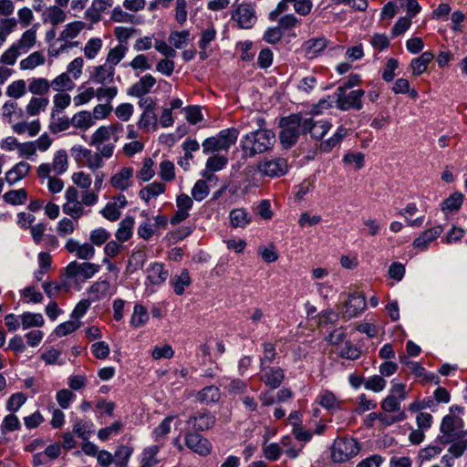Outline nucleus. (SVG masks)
I'll return each mask as SVG.
<instances>
[{
  "instance_id": "nucleus-3",
  "label": "nucleus",
  "mask_w": 467,
  "mask_h": 467,
  "mask_svg": "<svg viewBox=\"0 0 467 467\" xmlns=\"http://www.w3.org/2000/svg\"><path fill=\"white\" fill-rule=\"evenodd\" d=\"M381 412H371V418H378L382 426L388 427L404 420L407 416L401 410V404L393 397L388 395L380 403Z\"/></svg>"
},
{
  "instance_id": "nucleus-50",
  "label": "nucleus",
  "mask_w": 467,
  "mask_h": 467,
  "mask_svg": "<svg viewBox=\"0 0 467 467\" xmlns=\"http://www.w3.org/2000/svg\"><path fill=\"white\" fill-rule=\"evenodd\" d=\"M7 97L13 99H19L26 94V82L24 79H17L11 82L5 89Z\"/></svg>"
},
{
  "instance_id": "nucleus-19",
  "label": "nucleus",
  "mask_w": 467,
  "mask_h": 467,
  "mask_svg": "<svg viewBox=\"0 0 467 467\" xmlns=\"http://www.w3.org/2000/svg\"><path fill=\"white\" fill-rule=\"evenodd\" d=\"M156 83L157 80L151 74H145L129 88L128 94L132 97L142 98L152 90Z\"/></svg>"
},
{
  "instance_id": "nucleus-57",
  "label": "nucleus",
  "mask_w": 467,
  "mask_h": 467,
  "mask_svg": "<svg viewBox=\"0 0 467 467\" xmlns=\"http://www.w3.org/2000/svg\"><path fill=\"white\" fill-rule=\"evenodd\" d=\"M22 114V109H19L17 102L14 100H6L2 108H1V114L2 117L5 119H7L8 123L13 122V118Z\"/></svg>"
},
{
  "instance_id": "nucleus-46",
  "label": "nucleus",
  "mask_w": 467,
  "mask_h": 467,
  "mask_svg": "<svg viewBox=\"0 0 467 467\" xmlns=\"http://www.w3.org/2000/svg\"><path fill=\"white\" fill-rule=\"evenodd\" d=\"M72 125L71 119L67 116H59V113L51 112L49 130L53 133H59L67 130Z\"/></svg>"
},
{
  "instance_id": "nucleus-40",
  "label": "nucleus",
  "mask_w": 467,
  "mask_h": 467,
  "mask_svg": "<svg viewBox=\"0 0 467 467\" xmlns=\"http://www.w3.org/2000/svg\"><path fill=\"white\" fill-rule=\"evenodd\" d=\"M103 47V41L100 37H90L82 47L85 57L88 60L95 59Z\"/></svg>"
},
{
  "instance_id": "nucleus-2",
  "label": "nucleus",
  "mask_w": 467,
  "mask_h": 467,
  "mask_svg": "<svg viewBox=\"0 0 467 467\" xmlns=\"http://www.w3.org/2000/svg\"><path fill=\"white\" fill-rule=\"evenodd\" d=\"M463 409L453 405L450 408L449 413L445 415L441 422L440 431L442 433L441 441L444 443L453 441L463 437L467 432L464 431L462 419Z\"/></svg>"
},
{
  "instance_id": "nucleus-25",
  "label": "nucleus",
  "mask_w": 467,
  "mask_h": 467,
  "mask_svg": "<svg viewBox=\"0 0 467 467\" xmlns=\"http://www.w3.org/2000/svg\"><path fill=\"white\" fill-rule=\"evenodd\" d=\"M215 423V416L210 412H200L191 417L187 424L190 428L196 431H205L213 427Z\"/></svg>"
},
{
  "instance_id": "nucleus-43",
  "label": "nucleus",
  "mask_w": 467,
  "mask_h": 467,
  "mask_svg": "<svg viewBox=\"0 0 467 467\" xmlns=\"http://www.w3.org/2000/svg\"><path fill=\"white\" fill-rule=\"evenodd\" d=\"M50 88L51 83L45 78H33L29 79L28 90L37 97L47 94Z\"/></svg>"
},
{
  "instance_id": "nucleus-7",
  "label": "nucleus",
  "mask_w": 467,
  "mask_h": 467,
  "mask_svg": "<svg viewBox=\"0 0 467 467\" xmlns=\"http://www.w3.org/2000/svg\"><path fill=\"white\" fill-rule=\"evenodd\" d=\"M231 19L241 29L252 28L257 21L254 5L249 2L237 5L232 11Z\"/></svg>"
},
{
  "instance_id": "nucleus-53",
  "label": "nucleus",
  "mask_w": 467,
  "mask_h": 467,
  "mask_svg": "<svg viewBox=\"0 0 467 467\" xmlns=\"http://www.w3.org/2000/svg\"><path fill=\"white\" fill-rule=\"evenodd\" d=\"M17 26V21L14 17L0 20V48L6 42L7 37Z\"/></svg>"
},
{
  "instance_id": "nucleus-28",
  "label": "nucleus",
  "mask_w": 467,
  "mask_h": 467,
  "mask_svg": "<svg viewBox=\"0 0 467 467\" xmlns=\"http://www.w3.org/2000/svg\"><path fill=\"white\" fill-rule=\"evenodd\" d=\"M31 166L26 161H19L5 173V181L9 185H14L24 179L30 171Z\"/></svg>"
},
{
  "instance_id": "nucleus-21",
  "label": "nucleus",
  "mask_w": 467,
  "mask_h": 467,
  "mask_svg": "<svg viewBox=\"0 0 467 467\" xmlns=\"http://www.w3.org/2000/svg\"><path fill=\"white\" fill-rule=\"evenodd\" d=\"M185 444L190 450L202 456L208 455L211 451L209 441L196 433L186 434Z\"/></svg>"
},
{
  "instance_id": "nucleus-5",
  "label": "nucleus",
  "mask_w": 467,
  "mask_h": 467,
  "mask_svg": "<svg viewBox=\"0 0 467 467\" xmlns=\"http://www.w3.org/2000/svg\"><path fill=\"white\" fill-rule=\"evenodd\" d=\"M238 134L239 132L236 129L223 130L216 137L208 138L202 142V150L206 154L214 151L227 150L235 143Z\"/></svg>"
},
{
  "instance_id": "nucleus-58",
  "label": "nucleus",
  "mask_w": 467,
  "mask_h": 467,
  "mask_svg": "<svg viewBox=\"0 0 467 467\" xmlns=\"http://www.w3.org/2000/svg\"><path fill=\"white\" fill-rule=\"evenodd\" d=\"M27 397L23 392H16L12 394L5 403V409L9 412H16L26 402Z\"/></svg>"
},
{
  "instance_id": "nucleus-4",
  "label": "nucleus",
  "mask_w": 467,
  "mask_h": 467,
  "mask_svg": "<svg viewBox=\"0 0 467 467\" xmlns=\"http://www.w3.org/2000/svg\"><path fill=\"white\" fill-rule=\"evenodd\" d=\"M282 130L279 135L280 141L284 148L292 147L303 132V116L290 115L280 121Z\"/></svg>"
},
{
  "instance_id": "nucleus-14",
  "label": "nucleus",
  "mask_w": 467,
  "mask_h": 467,
  "mask_svg": "<svg viewBox=\"0 0 467 467\" xmlns=\"http://www.w3.org/2000/svg\"><path fill=\"white\" fill-rule=\"evenodd\" d=\"M366 308L365 297L358 293L348 296V299L344 303L340 314L346 320L353 318L362 313Z\"/></svg>"
},
{
  "instance_id": "nucleus-36",
  "label": "nucleus",
  "mask_w": 467,
  "mask_h": 467,
  "mask_svg": "<svg viewBox=\"0 0 467 467\" xmlns=\"http://www.w3.org/2000/svg\"><path fill=\"white\" fill-rule=\"evenodd\" d=\"M433 57L434 55L431 51H425L420 57L413 58L410 62L412 75L417 77L425 72Z\"/></svg>"
},
{
  "instance_id": "nucleus-10",
  "label": "nucleus",
  "mask_w": 467,
  "mask_h": 467,
  "mask_svg": "<svg viewBox=\"0 0 467 467\" xmlns=\"http://www.w3.org/2000/svg\"><path fill=\"white\" fill-rule=\"evenodd\" d=\"M123 128L119 123L100 126L90 136L89 145L99 147L103 143L112 140L117 142Z\"/></svg>"
},
{
  "instance_id": "nucleus-33",
  "label": "nucleus",
  "mask_w": 467,
  "mask_h": 467,
  "mask_svg": "<svg viewBox=\"0 0 467 467\" xmlns=\"http://www.w3.org/2000/svg\"><path fill=\"white\" fill-rule=\"evenodd\" d=\"M203 176L206 178V181H204V180H198L194 183V185H193V187H192V189L191 191L192 198L195 201H197V202L202 201L209 194L210 188L207 185V181L208 182H212L213 180H216V177L213 174H212V173L205 172L203 174Z\"/></svg>"
},
{
  "instance_id": "nucleus-9",
  "label": "nucleus",
  "mask_w": 467,
  "mask_h": 467,
  "mask_svg": "<svg viewBox=\"0 0 467 467\" xmlns=\"http://www.w3.org/2000/svg\"><path fill=\"white\" fill-rule=\"evenodd\" d=\"M68 168V157L65 150H57L51 163H41L36 170L38 177H48L52 172L55 175H60L67 171Z\"/></svg>"
},
{
  "instance_id": "nucleus-13",
  "label": "nucleus",
  "mask_w": 467,
  "mask_h": 467,
  "mask_svg": "<svg viewBox=\"0 0 467 467\" xmlns=\"http://www.w3.org/2000/svg\"><path fill=\"white\" fill-rule=\"evenodd\" d=\"M109 185L116 191L123 192L134 184V170L124 166L115 171L109 178Z\"/></svg>"
},
{
  "instance_id": "nucleus-27",
  "label": "nucleus",
  "mask_w": 467,
  "mask_h": 467,
  "mask_svg": "<svg viewBox=\"0 0 467 467\" xmlns=\"http://www.w3.org/2000/svg\"><path fill=\"white\" fill-rule=\"evenodd\" d=\"M66 19L67 12L62 7L55 5L47 6L42 14L43 22L48 23L54 26L64 23Z\"/></svg>"
},
{
  "instance_id": "nucleus-59",
  "label": "nucleus",
  "mask_w": 467,
  "mask_h": 467,
  "mask_svg": "<svg viewBox=\"0 0 467 467\" xmlns=\"http://www.w3.org/2000/svg\"><path fill=\"white\" fill-rule=\"evenodd\" d=\"M408 393L409 389H407V385L405 383L399 382L396 379L391 380L390 389L388 395L401 402L407 399Z\"/></svg>"
},
{
  "instance_id": "nucleus-48",
  "label": "nucleus",
  "mask_w": 467,
  "mask_h": 467,
  "mask_svg": "<svg viewBox=\"0 0 467 467\" xmlns=\"http://www.w3.org/2000/svg\"><path fill=\"white\" fill-rule=\"evenodd\" d=\"M160 447L158 445L145 448L141 453L140 467H154L159 462L157 459Z\"/></svg>"
},
{
  "instance_id": "nucleus-23",
  "label": "nucleus",
  "mask_w": 467,
  "mask_h": 467,
  "mask_svg": "<svg viewBox=\"0 0 467 467\" xmlns=\"http://www.w3.org/2000/svg\"><path fill=\"white\" fill-rule=\"evenodd\" d=\"M114 75L115 68L109 64L104 63L103 65L94 67L90 79L94 83L105 85L113 81Z\"/></svg>"
},
{
  "instance_id": "nucleus-41",
  "label": "nucleus",
  "mask_w": 467,
  "mask_h": 467,
  "mask_svg": "<svg viewBox=\"0 0 467 467\" xmlns=\"http://www.w3.org/2000/svg\"><path fill=\"white\" fill-rule=\"evenodd\" d=\"M21 327L23 329L32 327H41L45 324V319L40 313L24 312L20 315Z\"/></svg>"
},
{
  "instance_id": "nucleus-32",
  "label": "nucleus",
  "mask_w": 467,
  "mask_h": 467,
  "mask_svg": "<svg viewBox=\"0 0 467 467\" xmlns=\"http://www.w3.org/2000/svg\"><path fill=\"white\" fill-rule=\"evenodd\" d=\"M169 271L161 263H152L147 268V279L153 285H161L166 281Z\"/></svg>"
},
{
  "instance_id": "nucleus-6",
  "label": "nucleus",
  "mask_w": 467,
  "mask_h": 467,
  "mask_svg": "<svg viewBox=\"0 0 467 467\" xmlns=\"http://www.w3.org/2000/svg\"><path fill=\"white\" fill-rule=\"evenodd\" d=\"M365 92L362 89H356L350 92L346 91V88H337L333 95L336 106L340 110L349 109L359 110L363 107L362 98Z\"/></svg>"
},
{
  "instance_id": "nucleus-24",
  "label": "nucleus",
  "mask_w": 467,
  "mask_h": 467,
  "mask_svg": "<svg viewBox=\"0 0 467 467\" xmlns=\"http://www.w3.org/2000/svg\"><path fill=\"white\" fill-rule=\"evenodd\" d=\"M37 25H34L29 29L26 30L19 39L14 42V44L18 47V49L23 53H27L30 49H32L37 41L36 32H37Z\"/></svg>"
},
{
  "instance_id": "nucleus-51",
  "label": "nucleus",
  "mask_w": 467,
  "mask_h": 467,
  "mask_svg": "<svg viewBox=\"0 0 467 467\" xmlns=\"http://www.w3.org/2000/svg\"><path fill=\"white\" fill-rule=\"evenodd\" d=\"M133 449L130 446H119L113 455V462L116 467H127Z\"/></svg>"
},
{
  "instance_id": "nucleus-30",
  "label": "nucleus",
  "mask_w": 467,
  "mask_h": 467,
  "mask_svg": "<svg viewBox=\"0 0 467 467\" xmlns=\"http://www.w3.org/2000/svg\"><path fill=\"white\" fill-rule=\"evenodd\" d=\"M85 27V22L75 20L66 24L60 30L58 36H61L62 40L75 42L74 40L81 34Z\"/></svg>"
},
{
  "instance_id": "nucleus-37",
  "label": "nucleus",
  "mask_w": 467,
  "mask_h": 467,
  "mask_svg": "<svg viewBox=\"0 0 467 467\" xmlns=\"http://www.w3.org/2000/svg\"><path fill=\"white\" fill-rule=\"evenodd\" d=\"M46 62V57L40 51H35L19 62L21 70H33L37 67L43 66Z\"/></svg>"
},
{
  "instance_id": "nucleus-38",
  "label": "nucleus",
  "mask_w": 467,
  "mask_h": 467,
  "mask_svg": "<svg viewBox=\"0 0 467 467\" xmlns=\"http://www.w3.org/2000/svg\"><path fill=\"white\" fill-rule=\"evenodd\" d=\"M71 122L73 127L82 130H87L95 124L91 112L87 110L75 113L71 118Z\"/></svg>"
},
{
  "instance_id": "nucleus-31",
  "label": "nucleus",
  "mask_w": 467,
  "mask_h": 467,
  "mask_svg": "<svg viewBox=\"0 0 467 467\" xmlns=\"http://www.w3.org/2000/svg\"><path fill=\"white\" fill-rule=\"evenodd\" d=\"M79 42H68L62 40L61 36H57L56 40L52 41L47 47V55L49 58H57L60 55L67 52L68 49L78 47Z\"/></svg>"
},
{
  "instance_id": "nucleus-1",
  "label": "nucleus",
  "mask_w": 467,
  "mask_h": 467,
  "mask_svg": "<svg viewBox=\"0 0 467 467\" xmlns=\"http://www.w3.org/2000/svg\"><path fill=\"white\" fill-rule=\"evenodd\" d=\"M275 141V134L273 130L259 129L243 136L241 147L246 157H254L271 150Z\"/></svg>"
},
{
  "instance_id": "nucleus-47",
  "label": "nucleus",
  "mask_w": 467,
  "mask_h": 467,
  "mask_svg": "<svg viewBox=\"0 0 467 467\" xmlns=\"http://www.w3.org/2000/svg\"><path fill=\"white\" fill-rule=\"evenodd\" d=\"M417 212L418 208L415 203H408L403 210L399 212V214L405 218L408 225L412 227H420L424 221V217L419 216L415 219H412Z\"/></svg>"
},
{
  "instance_id": "nucleus-35",
  "label": "nucleus",
  "mask_w": 467,
  "mask_h": 467,
  "mask_svg": "<svg viewBox=\"0 0 467 467\" xmlns=\"http://www.w3.org/2000/svg\"><path fill=\"white\" fill-rule=\"evenodd\" d=\"M135 221L131 216L125 217L119 224V227L115 233L116 239L124 243L130 240L132 236V230L134 226Z\"/></svg>"
},
{
  "instance_id": "nucleus-26",
  "label": "nucleus",
  "mask_w": 467,
  "mask_h": 467,
  "mask_svg": "<svg viewBox=\"0 0 467 467\" xmlns=\"http://www.w3.org/2000/svg\"><path fill=\"white\" fill-rule=\"evenodd\" d=\"M442 233V227L440 225L430 228L420 234L414 241L413 246L420 251L429 247L430 244L435 241Z\"/></svg>"
},
{
  "instance_id": "nucleus-63",
  "label": "nucleus",
  "mask_w": 467,
  "mask_h": 467,
  "mask_svg": "<svg viewBox=\"0 0 467 467\" xmlns=\"http://www.w3.org/2000/svg\"><path fill=\"white\" fill-rule=\"evenodd\" d=\"M155 175L154 162L152 159L146 158L142 161V165L137 173V177L142 182H149Z\"/></svg>"
},
{
  "instance_id": "nucleus-55",
  "label": "nucleus",
  "mask_w": 467,
  "mask_h": 467,
  "mask_svg": "<svg viewBox=\"0 0 467 467\" xmlns=\"http://www.w3.org/2000/svg\"><path fill=\"white\" fill-rule=\"evenodd\" d=\"M62 210L65 214L70 216L74 221H78L87 213L81 201L65 202L62 206Z\"/></svg>"
},
{
  "instance_id": "nucleus-62",
  "label": "nucleus",
  "mask_w": 467,
  "mask_h": 467,
  "mask_svg": "<svg viewBox=\"0 0 467 467\" xmlns=\"http://www.w3.org/2000/svg\"><path fill=\"white\" fill-rule=\"evenodd\" d=\"M81 326L80 321H77L75 319H71L66 322L59 324L54 330V333L57 337H66L77 329H78Z\"/></svg>"
},
{
  "instance_id": "nucleus-56",
  "label": "nucleus",
  "mask_w": 467,
  "mask_h": 467,
  "mask_svg": "<svg viewBox=\"0 0 467 467\" xmlns=\"http://www.w3.org/2000/svg\"><path fill=\"white\" fill-rule=\"evenodd\" d=\"M336 351L341 358L348 359H357L361 353L359 348L349 341H345Z\"/></svg>"
},
{
  "instance_id": "nucleus-60",
  "label": "nucleus",
  "mask_w": 467,
  "mask_h": 467,
  "mask_svg": "<svg viewBox=\"0 0 467 467\" xmlns=\"http://www.w3.org/2000/svg\"><path fill=\"white\" fill-rule=\"evenodd\" d=\"M348 134V129L345 127H338L335 132V134L327 140L326 141L322 142L321 149L325 151L331 150L334 147H336L342 140L345 138Z\"/></svg>"
},
{
  "instance_id": "nucleus-11",
  "label": "nucleus",
  "mask_w": 467,
  "mask_h": 467,
  "mask_svg": "<svg viewBox=\"0 0 467 467\" xmlns=\"http://www.w3.org/2000/svg\"><path fill=\"white\" fill-rule=\"evenodd\" d=\"M100 269V266L97 264L84 262L78 263L77 261L70 262L65 271L66 275L69 278L78 280H88L93 277Z\"/></svg>"
},
{
  "instance_id": "nucleus-34",
  "label": "nucleus",
  "mask_w": 467,
  "mask_h": 467,
  "mask_svg": "<svg viewBox=\"0 0 467 467\" xmlns=\"http://www.w3.org/2000/svg\"><path fill=\"white\" fill-rule=\"evenodd\" d=\"M166 190V186L162 182H154L143 187L139 192V196L145 202L149 203L152 199L162 194Z\"/></svg>"
},
{
  "instance_id": "nucleus-39",
  "label": "nucleus",
  "mask_w": 467,
  "mask_h": 467,
  "mask_svg": "<svg viewBox=\"0 0 467 467\" xmlns=\"http://www.w3.org/2000/svg\"><path fill=\"white\" fill-rule=\"evenodd\" d=\"M49 104V99L44 97H32L26 106V112L30 117H36L45 111Z\"/></svg>"
},
{
  "instance_id": "nucleus-12",
  "label": "nucleus",
  "mask_w": 467,
  "mask_h": 467,
  "mask_svg": "<svg viewBox=\"0 0 467 467\" xmlns=\"http://www.w3.org/2000/svg\"><path fill=\"white\" fill-rule=\"evenodd\" d=\"M257 171L266 177H281L288 171V164L284 158L264 159L257 163Z\"/></svg>"
},
{
  "instance_id": "nucleus-44",
  "label": "nucleus",
  "mask_w": 467,
  "mask_h": 467,
  "mask_svg": "<svg viewBox=\"0 0 467 467\" xmlns=\"http://www.w3.org/2000/svg\"><path fill=\"white\" fill-rule=\"evenodd\" d=\"M191 277L187 269H182L180 275H174L171 280V285L174 293L178 296H182L185 288L191 285Z\"/></svg>"
},
{
  "instance_id": "nucleus-18",
  "label": "nucleus",
  "mask_w": 467,
  "mask_h": 467,
  "mask_svg": "<svg viewBox=\"0 0 467 467\" xmlns=\"http://www.w3.org/2000/svg\"><path fill=\"white\" fill-rule=\"evenodd\" d=\"M327 38L323 36L313 37L302 44L301 52L307 59H314L317 57L327 48Z\"/></svg>"
},
{
  "instance_id": "nucleus-49",
  "label": "nucleus",
  "mask_w": 467,
  "mask_h": 467,
  "mask_svg": "<svg viewBox=\"0 0 467 467\" xmlns=\"http://www.w3.org/2000/svg\"><path fill=\"white\" fill-rule=\"evenodd\" d=\"M127 52L128 47L122 44H119L109 49L107 54L105 63L109 64L115 68V66H117L125 57Z\"/></svg>"
},
{
  "instance_id": "nucleus-54",
  "label": "nucleus",
  "mask_w": 467,
  "mask_h": 467,
  "mask_svg": "<svg viewBox=\"0 0 467 467\" xmlns=\"http://www.w3.org/2000/svg\"><path fill=\"white\" fill-rule=\"evenodd\" d=\"M74 80L75 79H73L67 73L63 72L56 77L50 83L53 89L57 91L71 90L75 86Z\"/></svg>"
},
{
  "instance_id": "nucleus-8",
  "label": "nucleus",
  "mask_w": 467,
  "mask_h": 467,
  "mask_svg": "<svg viewBox=\"0 0 467 467\" xmlns=\"http://www.w3.org/2000/svg\"><path fill=\"white\" fill-rule=\"evenodd\" d=\"M358 453V441L352 438L337 439L331 448V458L335 462H347Z\"/></svg>"
},
{
  "instance_id": "nucleus-42",
  "label": "nucleus",
  "mask_w": 467,
  "mask_h": 467,
  "mask_svg": "<svg viewBox=\"0 0 467 467\" xmlns=\"http://www.w3.org/2000/svg\"><path fill=\"white\" fill-rule=\"evenodd\" d=\"M464 201V195L462 192H455L447 197L441 203L443 213H453L460 210Z\"/></svg>"
},
{
  "instance_id": "nucleus-29",
  "label": "nucleus",
  "mask_w": 467,
  "mask_h": 467,
  "mask_svg": "<svg viewBox=\"0 0 467 467\" xmlns=\"http://www.w3.org/2000/svg\"><path fill=\"white\" fill-rule=\"evenodd\" d=\"M253 220V215L244 208H235L229 213V221L233 228H245Z\"/></svg>"
},
{
  "instance_id": "nucleus-16",
  "label": "nucleus",
  "mask_w": 467,
  "mask_h": 467,
  "mask_svg": "<svg viewBox=\"0 0 467 467\" xmlns=\"http://www.w3.org/2000/svg\"><path fill=\"white\" fill-rule=\"evenodd\" d=\"M65 249L80 260L88 261L95 255V248L91 243H80L73 238L66 242Z\"/></svg>"
},
{
  "instance_id": "nucleus-45",
  "label": "nucleus",
  "mask_w": 467,
  "mask_h": 467,
  "mask_svg": "<svg viewBox=\"0 0 467 467\" xmlns=\"http://www.w3.org/2000/svg\"><path fill=\"white\" fill-rule=\"evenodd\" d=\"M221 392L219 388L215 386H207L196 393L198 401L205 404L217 402L220 400Z\"/></svg>"
},
{
  "instance_id": "nucleus-17",
  "label": "nucleus",
  "mask_w": 467,
  "mask_h": 467,
  "mask_svg": "<svg viewBox=\"0 0 467 467\" xmlns=\"http://www.w3.org/2000/svg\"><path fill=\"white\" fill-rule=\"evenodd\" d=\"M331 124L327 120L314 121L312 118L303 116V132H309L316 140L322 139L330 130Z\"/></svg>"
},
{
  "instance_id": "nucleus-61",
  "label": "nucleus",
  "mask_w": 467,
  "mask_h": 467,
  "mask_svg": "<svg viewBox=\"0 0 467 467\" xmlns=\"http://www.w3.org/2000/svg\"><path fill=\"white\" fill-rule=\"evenodd\" d=\"M26 198L27 192L25 189L8 191L3 196L5 202L13 205L23 204Z\"/></svg>"
},
{
  "instance_id": "nucleus-20",
  "label": "nucleus",
  "mask_w": 467,
  "mask_h": 467,
  "mask_svg": "<svg viewBox=\"0 0 467 467\" xmlns=\"http://www.w3.org/2000/svg\"><path fill=\"white\" fill-rule=\"evenodd\" d=\"M260 379L268 387L277 389L285 379V373L281 368L263 367L260 368Z\"/></svg>"
},
{
  "instance_id": "nucleus-52",
  "label": "nucleus",
  "mask_w": 467,
  "mask_h": 467,
  "mask_svg": "<svg viewBox=\"0 0 467 467\" xmlns=\"http://www.w3.org/2000/svg\"><path fill=\"white\" fill-rule=\"evenodd\" d=\"M149 320L147 309L141 305H135L130 317V326L133 327H143Z\"/></svg>"
},
{
  "instance_id": "nucleus-15",
  "label": "nucleus",
  "mask_w": 467,
  "mask_h": 467,
  "mask_svg": "<svg viewBox=\"0 0 467 467\" xmlns=\"http://www.w3.org/2000/svg\"><path fill=\"white\" fill-rule=\"evenodd\" d=\"M127 204L128 201L126 196L122 193H119L105 205V207L100 211V213L105 219L110 222H115L119 218L121 211L127 206Z\"/></svg>"
},
{
  "instance_id": "nucleus-64",
  "label": "nucleus",
  "mask_w": 467,
  "mask_h": 467,
  "mask_svg": "<svg viewBox=\"0 0 467 467\" xmlns=\"http://www.w3.org/2000/svg\"><path fill=\"white\" fill-rule=\"evenodd\" d=\"M189 36L188 30L173 31L169 36V42L174 48L181 49L188 44Z\"/></svg>"
},
{
  "instance_id": "nucleus-22",
  "label": "nucleus",
  "mask_w": 467,
  "mask_h": 467,
  "mask_svg": "<svg viewBox=\"0 0 467 467\" xmlns=\"http://www.w3.org/2000/svg\"><path fill=\"white\" fill-rule=\"evenodd\" d=\"M113 5V0H93L90 6L85 11V17L92 23L100 20L101 15Z\"/></svg>"
}]
</instances>
